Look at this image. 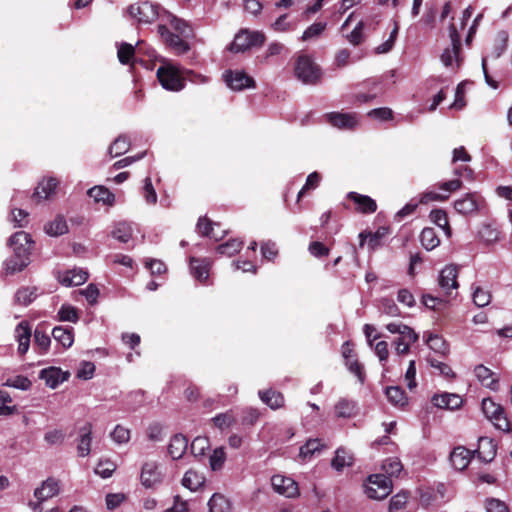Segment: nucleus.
Instances as JSON below:
<instances>
[{
    "label": "nucleus",
    "mask_w": 512,
    "mask_h": 512,
    "mask_svg": "<svg viewBox=\"0 0 512 512\" xmlns=\"http://www.w3.org/2000/svg\"><path fill=\"white\" fill-rule=\"evenodd\" d=\"M157 78L164 89L173 92L181 91L185 86L186 80L194 83L207 82L205 76L196 74L191 70L181 71L178 67L170 63H165L158 68Z\"/></svg>",
    "instance_id": "nucleus-1"
},
{
    "label": "nucleus",
    "mask_w": 512,
    "mask_h": 512,
    "mask_svg": "<svg viewBox=\"0 0 512 512\" xmlns=\"http://www.w3.org/2000/svg\"><path fill=\"white\" fill-rule=\"evenodd\" d=\"M9 245L13 248L14 255L5 261V272L14 274L22 271L30 263L29 255L33 241L28 233L19 231L9 238Z\"/></svg>",
    "instance_id": "nucleus-2"
},
{
    "label": "nucleus",
    "mask_w": 512,
    "mask_h": 512,
    "mask_svg": "<svg viewBox=\"0 0 512 512\" xmlns=\"http://www.w3.org/2000/svg\"><path fill=\"white\" fill-rule=\"evenodd\" d=\"M60 491H61L60 481L53 477L47 478L40 484L39 487H37L34 490V498L36 500L30 501L29 507L34 512H42L43 511L42 504L45 501L57 496L60 493Z\"/></svg>",
    "instance_id": "nucleus-3"
},
{
    "label": "nucleus",
    "mask_w": 512,
    "mask_h": 512,
    "mask_svg": "<svg viewBox=\"0 0 512 512\" xmlns=\"http://www.w3.org/2000/svg\"><path fill=\"white\" fill-rule=\"evenodd\" d=\"M265 35L261 31L241 30L234 37L229 50L234 53L245 52L252 47L262 46L265 42Z\"/></svg>",
    "instance_id": "nucleus-4"
},
{
    "label": "nucleus",
    "mask_w": 512,
    "mask_h": 512,
    "mask_svg": "<svg viewBox=\"0 0 512 512\" xmlns=\"http://www.w3.org/2000/svg\"><path fill=\"white\" fill-rule=\"evenodd\" d=\"M295 74L297 78L305 84H316L321 77L319 67L314 63L311 57L305 54L298 56L295 65Z\"/></svg>",
    "instance_id": "nucleus-5"
},
{
    "label": "nucleus",
    "mask_w": 512,
    "mask_h": 512,
    "mask_svg": "<svg viewBox=\"0 0 512 512\" xmlns=\"http://www.w3.org/2000/svg\"><path fill=\"white\" fill-rule=\"evenodd\" d=\"M367 481L365 493L370 499L382 500L392 492V481L386 475H370Z\"/></svg>",
    "instance_id": "nucleus-6"
},
{
    "label": "nucleus",
    "mask_w": 512,
    "mask_h": 512,
    "mask_svg": "<svg viewBox=\"0 0 512 512\" xmlns=\"http://www.w3.org/2000/svg\"><path fill=\"white\" fill-rule=\"evenodd\" d=\"M482 411L487 419H489L494 426L501 431H509L510 424L505 416L504 408L495 403L490 398H485L482 400Z\"/></svg>",
    "instance_id": "nucleus-7"
},
{
    "label": "nucleus",
    "mask_w": 512,
    "mask_h": 512,
    "mask_svg": "<svg viewBox=\"0 0 512 512\" xmlns=\"http://www.w3.org/2000/svg\"><path fill=\"white\" fill-rule=\"evenodd\" d=\"M127 11L142 24H151L158 18V6L148 1L132 4Z\"/></svg>",
    "instance_id": "nucleus-8"
},
{
    "label": "nucleus",
    "mask_w": 512,
    "mask_h": 512,
    "mask_svg": "<svg viewBox=\"0 0 512 512\" xmlns=\"http://www.w3.org/2000/svg\"><path fill=\"white\" fill-rule=\"evenodd\" d=\"M158 33L166 45H168L176 54H185L190 50L189 44L180 34L171 32L165 25L158 26Z\"/></svg>",
    "instance_id": "nucleus-9"
},
{
    "label": "nucleus",
    "mask_w": 512,
    "mask_h": 512,
    "mask_svg": "<svg viewBox=\"0 0 512 512\" xmlns=\"http://www.w3.org/2000/svg\"><path fill=\"white\" fill-rule=\"evenodd\" d=\"M449 36L451 39V47L446 48L441 55V60L446 67L452 66L454 60L459 65L461 60L459 56L461 47L460 36L453 24L449 27Z\"/></svg>",
    "instance_id": "nucleus-10"
},
{
    "label": "nucleus",
    "mask_w": 512,
    "mask_h": 512,
    "mask_svg": "<svg viewBox=\"0 0 512 512\" xmlns=\"http://www.w3.org/2000/svg\"><path fill=\"white\" fill-rule=\"evenodd\" d=\"M271 485L275 492L287 498H294L299 495L298 484L290 477L274 475L271 478Z\"/></svg>",
    "instance_id": "nucleus-11"
},
{
    "label": "nucleus",
    "mask_w": 512,
    "mask_h": 512,
    "mask_svg": "<svg viewBox=\"0 0 512 512\" xmlns=\"http://www.w3.org/2000/svg\"><path fill=\"white\" fill-rule=\"evenodd\" d=\"M140 479L142 485L146 488H151L161 483L163 474L159 469V465L154 461L145 462L142 466Z\"/></svg>",
    "instance_id": "nucleus-12"
},
{
    "label": "nucleus",
    "mask_w": 512,
    "mask_h": 512,
    "mask_svg": "<svg viewBox=\"0 0 512 512\" xmlns=\"http://www.w3.org/2000/svg\"><path fill=\"white\" fill-rule=\"evenodd\" d=\"M326 121L338 129L352 130L358 125L356 113L331 112L325 115Z\"/></svg>",
    "instance_id": "nucleus-13"
},
{
    "label": "nucleus",
    "mask_w": 512,
    "mask_h": 512,
    "mask_svg": "<svg viewBox=\"0 0 512 512\" xmlns=\"http://www.w3.org/2000/svg\"><path fill=\"white\" fill-rule=\"evenodd\" d=\"M32 336L31 326L28 321H21L14 330V338L18 343V354L25 355L30 347Z\"/></svg>",
    "instance_id": "nucleus-14"
},
{
    "label": "nucleus",
    "mask_w": 512,
    "mask_h": 512,
    "mask_svg": "<svg viewBox=\"0 0 512 512\" xmlns=\"http://www.w3.org/2000/svg\"><path fill=\"white\" fill-rule=\"evenodd\" d=\"M224 80L227 86L233 90H243L253 87L255 84L253 78L242 71H227L224 74Z\"/></svg>",
    "instance_id": "nucleus-15"
},
{
    "label": "nucleus",
    "mask_w": 512,
    "mask_h": 512,
    "mask_svg": "<svg viewBox=\"0 0 512 512\" xmlns=\"http://www.w3.org/2000/svg\"><path fill=\"white\" fill-rule=\"evenodd\" d=\"M58 281L66 287L79 286L84 284L88 279V272L83 269L73 268L58 273Z\"/></svg>",
    "instance_id": "nucleus-16"
},
{
    "label": "nucleus",
    "mask_w": 512,
    "mask_h": 512,
    "mask_svg": "<svg viewBox=\"0 0 512 512\" xmlns=\"http://www.w3.org/2000/svg\"><path fill=\"white\" fill-rule=\"evenodd\" d=\"M481 203V196L476 193H467L463 198L454 202V208L458 213L466 215L477 211Z\"/></svg>",
    "instance_id": "nucleus-17"
},
{
    "label": "nucleus",
    "mask_w": 512,
    "mask_h": 512,
    "mask_svg": "<svg viewBox=\"0 0 512 512\" xmlns=\"http://www.w3.org/2000/svg\"><path fill=\"white\" fill-rule=\"evenodd\" d=\"M431 402L435 407L447 410L459 409L463 404L462 398L454 393L435 394Z\"/></svg>",
    "instance_id": "nucleus-18"
},
{
    "label": "nucleus",
    "mask_w": 512,
    "mask_h": 512,
    "mask_svg": "<svg viewBox=\"0 0 512 512\" xmlns=\"http://www.w3.org/2000/svg\"><path fill=\"white\" fill-rule=\"evenodd\" d=\"M92 442V424L86 423L79 429L77 439V453L79 457H86L90 454Z\"/></svg>",
    "instance_id": "nucleus-19"
},
{
    "label": "nucleus",
    "mask_w": 512,
    "mask_h": 512,
    "mask_svg": "<svg viewBox=\"0 0 512 512\" xmlns=\"http://www.w3.org/2000/svg\"><path fill=\"white\" fill-rule=\"evenodd\" d=\"M458 269L455 265L445 266L439 275L438 283L441 289L448 293L451 289L458 288L457 282Z\"/></svg>",
    "instance_id": "nucleus-20"
},
{
    "label": "nucleus",
    "mask_w": 512,
    "mask_h": 512,
    "mask_svg": "<svg viewBox=\"0 0 512 512\" xmlns=\"http://www.w3.org/2000/svg\"><path fill=\"white\" fill-rule=\"evenodd\" d=\"M40 379L44 380L50 388H56L67 379V375L60 368L49 367L40 371Z\"/></svg>",
    "instance_id": "nucleus-21"
},
{
    "label": "nucleus",
    "mask_w": 512,
    "mask_h": 512,
    "mask_svg": "<svg viewBox=\"0 0 512 512\" xmlns=\"http://www.w3.org/2000/svg\"><path fill=\"white\" fill-rule=\"evenodd\" d=\"M471 457L472 453L470 450L463 446H459L454 448V450L451 452L450 462L456 470L462 471L468 466Z\"/></svg>",
    "instance_id": "nucleus-22"
},
{
    "label": "nucleus",
    "mask_w": 512,
    "mask_h": 512,
    "mask_svg": "<svg viewBox=\"0 0 512 512\" xmlns=\"http://www.w3.org/2000/svg\"><path fill=\"white\" fill-rule=\"evenodd\" d=\"M347 196L357 205L356 209L361 213H374L377 209L376 202L369 196L357 192H349Z\"/></svg>",
    "instance_id": "nucleus-23"
},
{
    "label": "nucleus",
    "mask_w": 512,
    "mask_h": 512,
    "mask_svg": "<svg viewBox=\"0 0 512 512\" xmlns=\"http://www.w3.org/2000/svg\"><path fill=\"white\" fill-rule=\"evenodd\" d=\"M210 265V261L206 258L198 259L192 257L190 259L191 274L198 281L204 282L208 278Z\"/></svg>",
    "instance_id": "nucleus-24"
},
{
    "label": "nucleus",
    "mask_w": 512,
    "mask_h": 512,
    "mask_svg": "<svg viewBox=\"0 0 512 512\" xmlns=\"http://www.w3.org/2000/svg\"><path fill=\"white\" fill-rule=\"evenodd\" d=\"M188 448V439L182 434H176L170 439L168 452L172 459L182 458Z\"/></svg>",
    "instance_id": "nucleus-25"
},
{
    "label": "nucleus",
    "mask_w": 512,
    "mask_h": 512,
    "mask_svg": "<svg viewBox=\"0 0 512 512\" xmlns=\"http://www.w3.org/2000/svg\"><path fill=\"white\" fill-rule=\"evenodd\" d=\"M478 453V457L485 463L491 462L496 455V445L493 440L488 437L479 438V446L475 451Z\"/></svg>",
    "instance_id": "nucleus-26"
},
{
    "label": "nucleus",
    "mask_w": 512,
    "mask_h": 512,
    "mask_svg": "<svg viewBox=\"0 0 512 512\" xmlns=\"http://www.w3.org/2000/svg\"><path fill=\"white\" fill-rule=\"evenodd\" d=\"M326 446L321 442L320 439H309L304 445L300 447L299 457L304 460H310L316 454L320 453Z\"/></svg>",
    "instance_id": "nucleus-27"
},
{
    "label": "nucleus",
    "mask_w": 512,
    "mask_h": 512,
    "mask_svg": "<svg viewBox=\"0 0 512 512\" xmlns=\"http://www.w3.org/2000/svg\"><path fill=\"white\" fill-rule=\"evenodd\" d=\"M57 184L58 182L55 178H48L41 181L35 189L33 198L38 201L48 199L54 193Z\"/></svg>",
    "instance_id": "nucleus-28"
},
{
    "label": "nucleus",
    "mask_w": 512,
    "mask_h": 512,
    "mask_svg": "<svg viewBox=\"0 0 512 512\" xmlns=\"http://www.w3.org/2000/svg\"><path fill=\"white\" fill-rule=\"evenodd\" d=\"M475 376L484 385L492 390H495L498 385L497 378L494 377V373L484 365H477L474 369Z\"/></svg>",
    "instance_id": "nucleus-29"
},
{
    "label": "nucleus",
    "mask_w": 512,
    "mask_h": 512,
    "mask_svg": "<svg viewBox=\"0 0 512 512\" xmlns=\"http://www.w3.org/2000/svg\"><path fill=\"white\" fill-rule=\"evenodd\" d=\"M53 338L64 348H70L74 342L73 328L56 326L52 330Z\"/></svg>",
    "instance_id": "nucleus-30"
},
{
    "label": "nucleus",
    "mask_w": 512,
    "mask_h": 512,
    "mask_svg": "<svg viewBox=\"0 0 512 512\" xmlns=\"http://www.w3.org/2000/svg\"><path fill=\"white\" fill-rule=\"evenodd\" d=\"M260 399L268 405L271 409H278L284 405V397L280 392L272 389L266 391H259Z\"/></svg>",
    "instance_id": "nucleus-31"
},
{
    "label": "nucleus",
    "mask_w": 512,
    "mask_h": 512,
    "mask_svg": "<svg viewBox=\"0 0 512 512\" xmlns=\"http://www.w3.org/2000/svg\"><path fill=\"white\" fill-rule=\"evenodd\" d=\"M88 195L97 203L112 205L115 201V196L104 186H95L88 190Z\"/></svg>",
    "instance_id": "nucleus-32"
},
{
    "label": "nucleus",
    "mask_w": 512,
    "mask_h": 512,
    "mask_svg": "<svg viewBox=\"0 0 512 512\" xmlns=\"http://www.w3.org/2000/svg\"><path fill=\"white\" fill-rule=\"evenodd\" d=\"M213 226H219V224L218 223H212L206 217H200L198 219V222H197V225H196V230H197V232L200 235L208 236V237L213 238L214 240L218 241V240H220L223 237L225 232L223 231L221 235H218V234H216L214 232Z\"/></svg>",
    "instance_id": "nucleus-33"
},
{
    "label": "nucleus",
    "mask_w": 512,
    "mask_h": 512,
    "mask_svg": "<svg viewBox=\"0 0 512 512\" xmlns=\"http://www.w3.org/2000/svg\"><path fill=\"white\" fill-rule=\"evenodd\" d=\"M388 401L396 407H404L407 404L408 398L405 391L399 386L387 387L385 391Z\"/></svg>",
    "instance_id": "nucleus-34"
},
{
    "label": "nucleus",
    "mask_w": 512,
    "mask_h": 512,
    "mask_svg": "<svg viewBox=\"0 0 512 512\" xmlns=\"http://www.w3.org/2000/svg\"><path fill=\"white\" fill-rule=\"evenodd\" d=\"M45 232L50 236H60L68 232V226L63 216L57 215L54 220L44 227Z\"/></svg>",
    "instance_id": "nucleus-35"
},
{
    "label": "nucleus",
    "mask_w": 512,
    "mask_h": 512,
    "mask_svg": "<svg viewBox=\"0 0 512 512\" xmlns=\"http://www.w3.org/2000/svg\"><path fill=\"white\" fill-rule=\"evenodd\" d=\"M420 242L423 248L427 251H431L440 244V239L437 236L434 228L426 227L420 234Z\"/></svg>",
    "instance_id": "nucleus-36"
},
{
    "label": "nucleus",
    "mask_w": 512,
    "mask_h": 512,
    "mask_svg": "<svg viewBox=\"0 0 512 512\" xmlns=\"http://www.w3.org/2000/svg\"><path fill=\"white\" fill-rule=\"evenodd\" d=\"M297 27V20L290 19L288 14L279 16L272 24L271 29L275 32L283 33L294 31Z\"/></svg>",
    "instance_id": "nucleus-37"
},
{
    "label": "nucleus",
    "mask_w": 512,
    "mask_h": 512,
    "mask_svg": "<svg viewBox=\"0 0 512 512\" xmlns=\"http://www.w3.org/2000/svg\"><path fill=\"white\" fill-rule=\"evenodd\" d=\"M356 403L346 398L340 399L335 404V413L339 418H350L355 415Z\"/></svg>",
    "instance_id": "nucleus-38"
},
{
    "label": "nucleus",
    "mask_w": 512,
    "mask_h": 512,
    "mask_svg": "<svg viewBox=\"0 0 512 512\" xmlns=\"http://www.w3.org/2000/svg\"><path fill=\"white\" fill-rule=\"evenodd\" d=\"M478 234L481 241L487 245L496 243L500 238V231L491 224H483Z\"/></svg>",
    "instance_id": "nucleus-39"
},
{
    "label": "nucleus",
    "mask_w": 512,
    "mask_h": 512,
    "mask_svg": "<svg viewBox=\"0 0 512 512\" xmlns=\"http://www.w3.org/2000/svg\"><path fill=\"white\" fill-rule=\"evenodd\" d=\"M352 463L353 457L345 449L339 448L331 461V466L337 471H342L344 467L351 466Z\"/></svg>",
    "instance_id": "nucleus-40"
},
{
    "label": "nucleus",
    "mask_w": 512,
    "mask_h": 512,
    "mask_svg": "<svg viewBox=\"0 0 512 512\" xmlns=\"http://www.w3.org/2000/svg\"><path fill=\"white\" fill-rule=\"evenodd\" d=\"M132 225L127 222H119L112 231V237L122 243H127L132 237Z\"/></svg>",
    "instance_id": "nucleus-41"
},
{
    "label": "nucleus",
    "mask_w": 512,
    "mask_h": 512,
    "mask_svg": "<svg viewBox=\"0 0 512 512\" xmlns=\"http://www.w3.org/2000/svg\"><path fill=\"white\" fill-rule=\"evenodd\" d=\"M210 512H231V506L223 495L213 494L208 502Z\"/></svg>",
    "instance_id": "nucleus-42"
},
{
    "label": "nucleus",
    "mask_w": 512,
    "mask_h": 512,
    "mask_svg": "<svg viewBox=\"0 0 512 512\" xmlns=\"http://www.w3.org/2000/svg\"><path fill=\"white\" fill-rule=\"evenodd\" d=\"M203 483L204 477L194 470H188L182 479V485L191 491L197 490Z\"/></svg>",
    "instance_id": "nucleus-43"
},
{
    "label": "nucleus",
    "mask_w": 512,
    "mask_h": 512,
    "mask_svg": "<svg viewBox=\"0 0 512 512\" xmlns=\"http://www.w3.org/2000/svg\"><path fill=\"white\" fill-rule=\"evenodd\" d=\"M429 218L434 224H436L438 227L443 229L447 236H450L451 229L449 226L447 214L444 210H441V209L432 210L430 212Z\"/></svg>",
    "instance_id": "nucleus-44"
},
{
    "label": "nucleus",
    "mask_w": 512,
    "mask_h": 512,
    "mask_svg": "<svg viewBox=\"0 0 512 512\" xmlns=\"http://www.w3.org/2000/svg\"><path fill=\"white\" fill-rule=\"evenodd\" d=\"M37 289L35 287H24L15 294V301L23 306H27L37 298Z\"/></svg>",
    "instance_id": "nucleus-45"
},
{
    "label": "nucleus",
    "mask_w": 512,
    "mask_h": 512,
    "mask_svg": "<svg viewBox=\"0 0 512 512\" xmlns=\"http://www.w3.org/2000/svg\"><path fill=\"white\" fill-rule=\"evenodd\" d=\"M58 320L63 322L77 323L79 320L78 310L69 304H63L58 313Z\"/></svg>",
    "instance_id": "nucleus-46"
},
{
    "label": "nucleus",
    "mask_w": 512,
    "mask_h": 512,
    "mask_svg": "<svg viewBox=\"0 0 512 512\" xmlns=\"http://www.w3.org/2000/svg\"><path fill=\"white\" fill-rule=\"evenodd\" d=\"M51 344L50 336L41 331L39 328H36L34 331V346L38 348L39 354H45L48 352Z\"/></svg>",
    "instance_id": "nucleus-47"
},
{
    "label": "nucleus",
    "mask_w": 512,
    "mask_h": 512,
    "mask_svg": "<svg viewBox=\"0 0 512 512\" xmlns=\"http://www.w3.org/2000/svg\"><path fill=\"white\" fill-rule=\"evenodd\" d=\"M130 141L125 135H121L109 147V154L111 157H117L129 150Z\"/></svg>",
    "instance_id": "nucleus-48"
},
{
    "label": "nucleus",
    "mask_w": 512,
    "mask_h": 512,
    "mask_svg": "<svg viewBox=\"0 0 512 512\" xmlns=\"http://www.w3.org/2000/svg\"><path fill=\"white\" fill-rule=\"evenodd\" d=\"M327 27L326 22H315L311 24L302 34L301 40L308 41L319 38Z\"/></svg>",
    "instance_id": "nucleus-49"
},
{
    "label": "nucleus",
    "mask_w": 512,
    "mask_h": 512,
    "mask_svg": "<svg viewBox=\"0 0 512 512\" xmlns=\"http://www.w3.org/2000/svg\"><path fill=\"white\" fill-rule=\"evenodd\" d=\"M243 246V242L238 239H231L226 243L220 244L217 247V252L221 255L231 257L238 253Z\"/></svg>",
    "instance_id": "nucleus-50"
},
{
    "label": "nucleus",
    "mask_w": 512,
    "mask_h": 512,
    "mask_svg": "<svg viewBox=\"0 0 512 512\" xmlns=\"http://www.w3.org/2000/svg\"><path fill=\"white\" fill-rule=\"evenodd\" d=\"M427 345L433 351L445 355L448 352L446 341L437 334H430L426 340Z\"/></svg>",
    "instance_id": "nucleus-51"
},
{
    "label": "nucleus",
    "mask_w": 512,
    "mask_h": 512,
    "mask_svg": "<svg viewBox=\"0 0 512 512\" xmlns=\"http://www.w3.org/2000/svg\"><path fill=\"white\" fill-rule=\"evenodd\" d=\"M210 447V443L207 437H196L191 445L190 451L195 457L203 456Z\"/></svg>",
    "instance_id": "nucleus-52"
},
{
    "label": "nucleus",
    "mask_w": 512,
    "mask_h": 512,
    "mask_svg": "<svg viewBox=\"0 0 512 512\" xmlns=\"http://www.w3.org/2000/svg\"><path fill=\"white\" fill-rule=\"evenodd\" d=\"M135 54V47L128 43H121L118 47L117 56L121 64H129Z\"/></svg>",
    "instance_id": "nucleus-53"
},
{
    "label": "nucleus",
    "mask_w": 512,
    "mask_h": 512,
    "mask_svg": "<svg viewBox=\"0 0 512 512\" xmlns=\"http://www.w3.org/2000/svg\"><path fill=\"white\" fill-rule=\"evenodd\" d=\"M110 437L116 444H126L130 440V430L118 424L110 433Z\"/></svg>",
    "instance_id": "nucleus-54"
},
{
    "label": "nucleus",
    "mask_w": 512,
    "mask_h": 512,
    "mask_svg": "<svg viewBox=\"0 0 512 512\" xmlns=\"http://www.w3.org/2000/svg\"><path fill=\"white\" fill-rule=\"evenodd\" d=\"M382 469L390 478L392 476H398L403 466L398 458H388L383 462Z\"/></svg>",
    "instance_id": "nucleus-55"
},
{
    "label": "nucleus",
    "mask_w": 512,
    "mask_h": 512,
    "mask_svg": "<svg viewBox=\"0 0 512 512\" xmlns=\"http://www.w3.org/2000/svg\"><path fill=\"white\" fill-rule=\"evenodd\" d=\"M11 402L12 398L10 395L7 392L0 390V416H10L17 411V407L15 405H8Z\"/></svg>",
    "instance_id": "nucleus-56"
},
{
    "label": "nucleus",
    "mask_w": 512,
    "mask_h": 512,
    "mask_svg": "<svg viewBox=\"0 0 512 512\" xmlns=\"http://www.w3.org/2000/svg\"><path fill=\"white\" fill-rule=\"evenodd\" d=\"M226 460V453L223 447L216 448L210 456L209 462L213 471L220 470Z\"/></svg>",
    "instance_id": "nucleus-57"
},
{
    "label": "nucleus",
    "mask_w": 512,
    "mask_h": 512,
    "mask_svg": "<svg viewBox=\"0 0 512 512\" xmlns=\"http://www.w3.org/2000/svg\"><path fill=\"white\" fill-rule=\"evenodd\" d=\"M473 301L478 307H485L491 302V294L479 286L474 288Z\"/></svg>",
    "instance_id": "nucleus-58"
},
{
    "label": "nucleus",
    "mask_w": 512,
    "mask_h": 512,
    "mask_svg": "<svg viewBox=\"0 0 512 512\" xmlns=\"http://www.w3.org/2000/svg\"><path fill=\"white\" fill-rule=\"evenodd\" d=\"M408 492L407 491H401L397 494H395L389 503V511L395 512L405 507L407 500H408Z\"/></svg>",
    "instance_id": "nucleus-59"
},
{
    "label": "nucleus",
    "mask_w": 512,
    "mask_h": 512,
    "mask_svg": "<svg viewBox=\"0 0 512 512\" xmlns=\"http://www.w3.org/2000/svg\"><path fill=\"white\" fill-rule=\"evenodd\" d=\"M116 469V464L110 460L100 461L96 468L95 473L100 475L102 478L110 477Z\"/></svg>",
    "instance_id": "nucleus-60"
},
{
    "label": "nucleus",
    "mask_w": 512,
    "mask_h": 512,
    "mask_svg": "<svg viewBox=\"0 0 512 512\" xmlns=\"http://www.w3.org/2000/svg\"><path fill=\"white\" fill-rule=\"evenodd\" d=\"M346 366L348 370L353 373L360 382H363L365 379L363 365L358 361L356 355L348 360H346Z\"/></svg>",
    "instance_id": "nucleus-61"
},
{
    "label": "nucleus",
    "mask_w": 512,
    "mask_h": 512,
    "mask_svg": "<svg viewBox=\"0 0 512 512\" xmlns=\"http://www.w3.org/2000/svg\"><path fill=\"white\" fill-rule=\"evenodd\" d=\"M484 505L486 512H509L507 504L496 498H487Z\"/></svg>",
    "instance_id": "nucleus-62"
},
{
    "label": "nucleus",
    "mask_w": 512,
    "mask_h": 512,
    "mask_svg": "<svg viewBox=\"0 0 512 512\" xmlns=\"http://www.w3.org/2000/svg\"><path fill=\"white\" fill-rule=\"evenodd\" d=\"M171 27L183 37H189L192 33V30L187 22L177 17H173L170 21Z\"/></svg>",
    "instance_id": "nucleus-63"
},
{
    "label": "nucleus",
    "mask_w": 512,
    "mask_h": 512,
    "mask_svg": "<svg viewBox=\"0 0 512 512\" xmlns=\"http://www.w3.org/2000/svg\"><path fill=\"white\" fill-rule=\"evenodd\" d=\"M368 116L378 121H388L393 118V111L388 107L375 108L368 112Z\"/></svg>",
    "instance_id": "nucleus-64"
}]
</instances>
